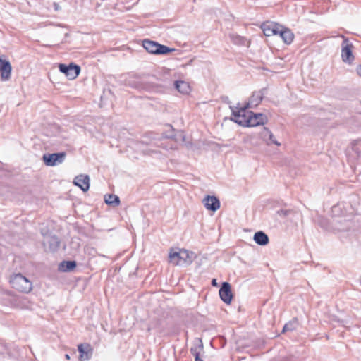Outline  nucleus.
I'll list each match as a JSON object with an SVG mask.
<instances>
[{"label": "nucleus", "mask_w": 361, "mask_h": 361, "mask_svg": "<svg viewBox=\"0 0 361 361\" xmlns=\"http://www.w3.org/2000/svg\"><path fill=\"white\" fill-rule=\"evenodd\" d=\"M233 118L232 121L243 126L254 127L264 124L267 121V116L262 113H254L245 110V108H238V106H230Z\"/></svg>", "instance_id": "obj_1"}, {"label": "nucleus", "mask_w": 361, "mask_h": 361, "mask_svg": "<svg viewBox=\"0 0 361 361\" xmlns=\"http://www.w3.org/2000/svg\"><path fill=\"white\" fill-rule=\"evenodd\" d=\"M194 253L184 249L171 248L169 252V262L176 266L190 264L193 262Z\"/></svg>", "instance_id": "obj_2"}, {"label": "nucleus", "mask_w": 361, "mask_h": 361, "mask_svg": "<svg viewBox=\"0 0 361 361\" xmlns=\"http://www.w3.org/2000/svg\"><path fill=\"white\" fill-rule=\"evenodd\" d=\"M10 283L19 292L27 293L32 289V282L22 274H14L10 277Z\"/></svg>", "instance_id": "obj_3"}, {"label": "nucleus", "mask_w": 361, "mask_h": 361, "mask_svg": "<svg viewBox=\"0 0 361 361\" xmlns=\"http://www.w3.org/2000/svg\"><path fill=\"white\" fill-rule=\"evenodd\" d=\"M142 46L147 52L157 55H166L174 51V49L147 39L142 41Z\"/></svg>", "instance_id": "obj_4"}, {"label": "nucleus", "mask_w": 361, "mask_h": 361, "mask_svg": "<svg viewBox=\"0 0 361 361\" xmlns=\"http://www.w3.org/2000/svg\"><path fill=\"white\" fill-rule=\"evenodd\" d=\"M60 72L64 73L69 80H74L80 73V66L71 63L68 65L61 63L59 66Z\"/></svg>", "instance_id": "obj_5"}, {"label": "nucleus", "mask_w": 361, "mask_h": 361, "mask_svg": "<svg viewBox=\"0 0 361 361\" xmlns=\"http://www.w3.org/2000/svg\"><path fill=\"white\" fill-rule=\"evenodd\" d=\"M266 92L267 88H262L259 91L254 92L251 97L249 98V100L246 104L243 106H240V108H245V110H247V109L257 106L262 101ZM239 105L240 104H238V108H240Z\"/></svg>", "instance_id": "obj_6"}, {"label": "nucleus", "mask_w": 361, "mask_h": 361, "mask_svg": "<svg viewBox=\"0 0 361 361\" xmlns=\"http://www.w3.org/2000/svg\"><path fill=\"white\" fill-rule=\"evenodd\" d=\"M66 157L64 152L53 154H44L43 155V161L47 166H54L62 164Z\"/></svg>", "instance_id": "obj_7"}, {"label": "nucleus", "mask_w": 361, "mask_h": 361, "mask_svg": "<svg viewBox=\"0 0 361 361\" xmlns=\"http://www.w3.org/2000/svg\"><path fill=\"white\" fill-rule=\"evenodd\" d=\"M343 41L342 43L341 49L342 60L343 62L350 64L355 59L352 51L353 44L349 42L348 38L345 37L344 36H343Z\"/></svg>", "instance_id": "obj_8"}, {"label": "nucleus", "mask_w": 361, "mask_h": 361, "mask_svg": "<svg viewBox=\"0 0 361 361\" xmlns=\"http://www.w3.org/2000/svg\"><path fill=\"white\" fill-rule=\"evenodd\" d=\"M219 296L221 300L226 304H230L233 298L231 286L228 282H224L219 289Z\"/></svg>", "instance_id": "obj_9"}, {"label": "nucleus", "mask_w": 361, "mask_h": 361, "mask_svg": "<svg viewBox=\"0 0 361 361\" xmlns=\"http://www.w3.org/2000/svg\"><path fill=\"white\" fill-rule=\"evenodd\" d=\"M11 65L10 62L6 59H0V75L2 81H8L11 78Z\"/></svg>", "instance_id": "obj_10"}, {"label": "nucleus", "mask_w": 361, "mask_h": 361, "mask_svg": "<svg viewBox=\"0 0 361 361\" xmlns=\"http://www.w3.org/2000/svg\"><path fill=\"white\" fill-rule=\"evenodd\" d=\"M204 207L208 210L215 212L220 208V201L215 196L207 195L204 200Z\"/></svg>", "instance_id": "obj_11"}, {"label": "nucleus", "mask_w": 361, "mask_h": 361, "mask_svg": "<svg viewBox=\"0 0 361 361\" xmlns=\"http://www.w3.org/2000/svg\"><path fill=\"white\" fill-rule=\"evenodd\" d=\"M261 27L266 36H271L277 35L279 32L277 29L280 28V25L273 22H266L262 23Z\"/></svg>", "instance_id": "obj_12"}, {"label": "nucleus", "mask_w": 361, "mask_h": 361, "mask_svg": "<svg viewBox=\"0 0 361 361\" xmlns=\"http://www.w3.org/2000/svg\"><path fill=\"white\" fill-rule=\"evenodd\" d=\"M73 183L82 191L86 192L90 188V178L87 175H79L75 178Z\"/></svg>", "instance_id": "obj_13"}, {"label": "nucleus", "mask_w": 361, "mask_h": 361, "mask_svg": "<svg viewBox=\"0 0 361 361\" xmlns=\"http://www.w3.org/2000/svg\"><path fill=\"white\" fill-rule=\"evenodd\" d=\"M78 350L80 353L79 360L80 361H86L90 359L92 350L89 344L81 343L78 345Z\"/></svg>", "instance_id": "obj_14"}, {"label": "nucleus", "mask_w": 361, "mask_h": 361, "mask_svg": "<svg viewBox=\"0 0 361 361\" xmlns=\"http://www.w3.org/2000/svg\"><path fill=\"white\" fill-rule=\"evenodd\" d=\"M253 239L255 242L259 245H266L269 243V237L263 231H257L255 233Z\"/></svg>", "instance_id": "obj_15"}, {"label": "nucleus", "mask_w": 361, "mask_h": 361, "mask_svg": "<svg viewBox=\"0 0 361 361\" xmlns=\"http://www.w3.org/2000/svg\"><path fill=\"white\" fill-rule=\"evenodd\" d=\"M175 88L180 93L188 94L190 91V87L187 82L178 80L174 82Z\"/></svg>", "instance_id": "obj_16"}, {"label": "nucleus", "mask_w": 361, "mask_h": 361, "mask_svg": "<svg viewBox=\"0 0 361 361\" xmlns=\"http://www.w3.org/2000/svg\"><path fill=\"white\" fill-rule=\"evenodd\" d=\"M76 265L75 261H63L59 264V269L65 272L71 271L76 267Z\"/></svg>", "instance_id": "obj_17"}, {"label": "nucleus", "mask_w": 361, "mask_h": 361, "mask_svg": "<svg viewBox=\"0 0 361 361\" xmlns=\"http://www.w3.org/2000/svg\"><path fill=\"white\" fill-rule=\"evenodd\" d=\"M104 202L111 206H118L120 204L119 197L114 194H108L104 196Z\"/></svg>", "instance_id": "obj_18"}, {"label": "nucleus", "mask_w": 361, "mask_h": 361, "mask_svg": "<svg viewBox=\"0 0 361 361\" xmlns=\"http://www.w3.org/2000/svg\"><path fill=\"white\" fill-rule=\"evenodd\" d=\"M298 326V320L297 318H293L292 320L286 323L282 330V332L292 331L297 329Z\"/></svg>", "instance_id": "obj_19"}, {"label": "nucleus", "mask_w": 361, "mask_h": 361, "mask_svg": "<svg viewBox=\"0 0 361 361\" xmlns=\"http://www.w3.org/2000/svg\"><path fill=\"white\" fill-rule=\"evenodd\" d=\"M47 243H49V249L51 251H56L60 245V240L58 237L55 235L50 236L48 238Z\"/></svg>", "instance_id": "obj_20"}, {"label": "nucleus", "mask_w": 361, "mask_h": 361, "mask_svg": "<svg viewBox=\"0 0 361 361\" xmlns=\"http://www.w3.org/2000/svg\"><path fill=\"white\" fill-rule=\"evenodd\" d=\"M294 39V35L289 29H286L285 30V32L283 34L282 39L283 42L287 44H290Z\"/></svg>", "instance_id": "obj_21"}, {"label": "nucleus", "mask_w": 361, "mask_h": 361, "mask_svg": "<svg viewBox=\"0 0 361 361\" xmlns=\"http://www.w3.org/2000/svg\"><path fill=\"white\" fill-rule=\"evenodd\" d=\"M15 301L18 305L21 308L27 307V300L25 297H17L15 298Z\"/></svg>", "instance_id": "obj_22"}, {"label": "nucleus", "mask_w": 361, "mask_h": 361, "mask_svg": "<svg viewBox=\"0 0 361 361\" xmlns=\"http://www.w3.org/2000/svg\"><path fill=\"white\" fill-rule=\"evenodd\" d=\"M270 134H271V132L269 130V128L264 127L259 133V136L264 142H266Z\"/></svg>", "instance_id": "obj_23"}, {"label": "nucleus", "mask_w": 361, "mask_h": 361, "mask_svg": "<svg viewBox=\"0 0 361 361\" xmlns=\"http://www.w3.org/2000/svg\"><path fill=\"white\" fill-rule=\"evenodd\" d=\"M267 143V145H276L277 146H280L281 145V143H279L276 139L275 138V137L274 136L273 133H271V134H270L269 135V137L268 139L266 140L265 142Z\"/></svg>", "instance_id": "obj_24"}, {"label": "nucleus", "mask_w": 361, "mask_h": 361, "mask_svg": "<svg viewBox=\"0 0 361 361\" xmlns=\"http://www.w3.org/2000/svg\"><path fill=\"white\" fill-rule=\"evenodd\" d=\"M192 353L195 355V361H204L200 357V353L196 351L195 349L191 348Z\"/></svg>", "instance_id": "obj_25"}, {"label": "nucleus", "mask_w": 361, "mask_h": 361, "mask_svg": "<svg viewBox=\"0 0 361 361\" xmlns=\"http://www.w3.org/2000/svg\"><path fill=\"white\" fill-rule=\"evenodd\" d=\"M289 213H290V211L287 210V209H279L277 211V214L279 216H283V217L288 216Z\"/></svg>", "instance_id": "obj_26"}, {"label": "nucleus", "mask_w": 361, "mask_h": 361, "mask_svg": "<svg viewBox=\"0 0 361 361\" xmlns=\"http://www.w3.org/2000/svg\"><path fill=\"white\" fill-rule=\"evenodd\" d=\"M287 28L284 27L283 26L280 25V28L277 29L279 32H277V35H279L280 37L282 38L283 34L285 32V30H286Z\"/></svg>", "instance_id": "obj_27"}, {"label": "nucleus", "mask_w": 361, "mask_h": 361, "mask_svg": "<svg viewBox=\"0 0 361 361\" xmlns=\"http://www.w3.org/2000/svg\"><path fill=\"white\" fill-rule=\"evenodd\" d=\"M178 136L181 139L182 142L185 141V135H183V133H182V132L178 133Z\"/></svg>", "instance_id": "obj_28"}, {"label": "nucleus", "mask_w": 361, "mask_h": 361, "mask_svg": "<svg viewBox=\"0 0 361 361\" xmlns=\"http://www.w3.org/2000/svg\"><path fill=\"white\" fill-rule=\"evenodd\" d=\"M357 73L361 77V65L358 66L356 68Z\"/></svg>", "instance_id": "obj_29"}, {"label": "nucleus", "mask_w": 361, "mask_h": 361, "mask_svg": "<svg viewBox=\"0 0 361 361\" xmlns=\"http://www.w3.org/2000/svg\"><path fill=\"white\" fill-rule=\"evenodd\" d=\"M212 285L213 286H217V282H216V279H213L212 280Z\"/></svg>", "instance_id": "obj_30"}, {"label": "nucleus", "mask_w": 361, "mask_h": 361, "mask_svg": "<svg viewBox=\"0 0 361 361\" xmlns=\"http://www.w3.org/2000/svg\"><path fill=\"white\" fill-rule=\"evenodd\" d=\"M65 357H66V359H67V360H70V356H69V355H68V354H66V355H65Z\"/></svg>", "instance_id": "obj_31"}, {"label": "nucleus", "mask_w": 361, "mask_h": 361, "mask_svg": "<svg viewBox=\"0 0 361 361\" xmlns=\"http://www.w3.org/2000/svg\"><path fill=\"white\" fill-rule=\"evenodd\" d=\"M169 137H171V138H173V135H169Z\"/></svg>", "instance_id": "obj_32"}]
</instances>
